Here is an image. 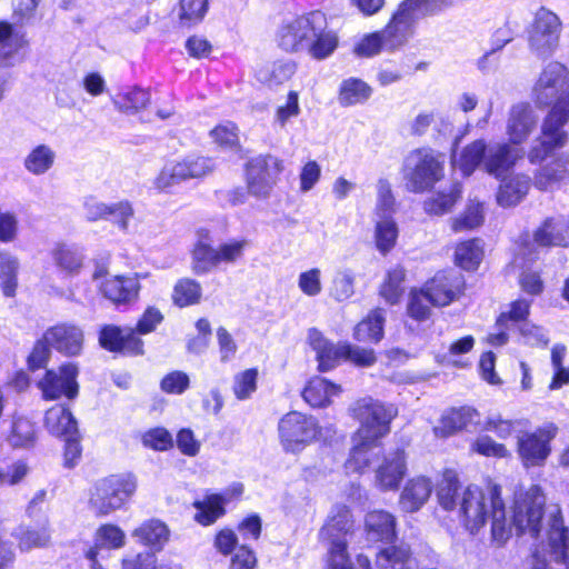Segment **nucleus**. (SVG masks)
<instances>
[{
  "label": "nucleus",
  "instance_id": "f257e3e1",
  "mask_svg": "<svg viewBox=\"0 0 569 569\" xmlns=\"http://www.w3.org/2000/svg\"><path fill=\"white\" fill-rule=\"evenodd\" d=\"M543 515L545 500L517 505L513 509L511 526H508L506 506L498 485L490 487L488 496L478 486L470 485L465 489L459 502V517L466 529L471 535H476L490 519L491 538L499 546L510 538L512 528L517 536L529 532L533 539H537L542 529Z\"/></svg>",
  "mask_w": 569,
  "mask_h": 569
},
{
  "label": "nucleus",
  "instance_id": "f03ea898",
  "mask_svg": "<svg viewBox=\"0 0 569 569\" xmlns=\"http://www.w3.org/2000/svg\"><path fill=\"white\" fill-rule=\"evenodd\" d=\"M277 41L287 52L307 50L313 59L325 60L338 48L339 37L328 29L326 14L315 10L284 22L278 31Z\"/></svg>",
  "mask_w": 569,
  "mask_h": 569
},
{
  "label": "nucleus",
  "instance_id": "7ed1b4c3",
  "mask_svg": "<svg viewBox=\"0 0 569 569\" xmlns=\"http://www.w3.org/2000/svg\"><path fill=\"white\" fill-rule=\"evenodd\" d=\"M353 417L360 422L355 433L353 447L347 467L362 472L367 467H373L376 457L381 452L378 441L389 431V417L385 407L372 398L358 400L352 408Z\"/></svg>",
  "mask_w": 569,
  "mask_h": 569
},
{
  "label": "nucleus",
  "instance_id": "20e7f679",
  "mask_svg": "<svg viewBox=\"0 0 569 569\" xmlns=\"http://www.w3.org/2000/svg\"><path fill=\"white\" fill-rule=\"evenodd\" d=\"M446 156L431 148L412 150L403 161V178L412 192H425L433 188L445 176Z\"/></svg>",
  "mask_w": 569,
  "mask_h": 569
},
{
  "label": "nucleus",
  "instance_id": "39448f33",
  "mask_svg": "<svg viewBox=\"0 0 569 569\" xmlns=\"http://www.w3.org/2000/svg\"><path fill=\"white\" fill-rule=\"evenodd\" d=\"M138 479L131 472L116 473L99 479L91 491L89 505L98 516H108L121 509L136 493Z\"/></svg>",
  "mask_w": 569,
  "mask_h": 569
},
{
  "label": "nucleus",
  "instance_id": "423d86ee",
  "mask_svg": "<svg viewBox=\"0 0 569 569\" xmlns=\"http://www.w3.org/2000/svg\"><path fill=\"white\" fill-rule=\"evenodd\" d=\"M569 122V102L560 101L553 108L548 109L542 119L538 143L528 152L531 163L545 161L551 153L567 146L569 133L565 129Z\"/></svg>",
  "mask_w": 569,
  "mask_h": 569
},
{
  "label": "nucleus",
  "instance_id": "0eeeda50",
  "mask_svg": "<svg viewBox=\"0 0 569 569\" xmlns=\"http://www.w3.org/2000/svg\"><path fill=\"white\" fill-rule=\"evenodd\" d=\"M352 525L351 511L347 506L336 505L332 507L327 522L319 532L320 539L330 545L329 569H353L345 538Z\"/></svg>",
  "mask_w": 569,
  "mask_h": 569
},
{
  "label": "nucleus",
  "instance_id": "6e6552de",
  "mask_svg": "<svg viewBox=\"0 0 569 569\" xmlns=\"http://www.w3.org/2000/svg\"><path fill=\"white\" fill-rule=\"evenodd\" d=\"M279 436L287 452H301L318 436V420L298 411L284 415L278 425Z\"/></svg>",
  "mask_w": 569,
  "mask_h": 569
},
{
  "label": "nucleus",
  "instance_id": "1a4fd4ad",
  "mask_svg": "<svg viewBox=\"0 0 569 569\" xmlns=\"http://www.w3.org/2000/svg\"><path fill=\"white\" fill-rule=\"evenodd\" d=\"M450 4V0H403L393 12V49L413 36L415 24L419 18L433 14Z\"/></svg>",
  "mask_w": 569,
  "mask_h": 569
},
{
  "label": "nucleus",
  "instance_id": "9d476101",
  "mask_svg": "<svg viewBox=\"0 0 569 569\" xmlns=\"http://www.w3.org/2000/svg\"><path fill=\"white\" fill-rule=\"evenodd\" d=\"M560 20L557 14L540 8L528 31L530 50L540 59L549 58L559 43Z\"/></svg>",
  "mask_w": 569,
  "mask_h": 569
},
{
  "label": "nucleus",
  "instance_id": "9b49d317",
  "mask_svg": "<svg viewBox=\"0 0 569 569\" xmlns=\"http://www.w3.org/2000/svg\"><path fill=\"white\" fill-rule=\"evenodd\" d=\"M282 169V161L271 154L250 159L246 164L249 192L256 197L269 196Z\"/></svg>",
  "mask_w": 569,
  "mask_h": 569
},
{
  "label": "nucleus",
  "instance_id": "f8f14e48",
  "mask_svg": "<svg viewBox=\"0 0 569 569\" xmlns=\"http://www.w3.org/2000/svg\"><path fill=\"white\" fill-rule=\"evenodd\" d=\"M558 428L548 423L533 432H525L518 437V453L525 466H540L548 458L550 442L556 437Z\"/></svg>",
  "mask_w": 569,
  "mask_h": 569
},
{
  "label": "nucleus",
  "instance_id": "ddd939ff",
  "mask_svg": "<svg viewBox=\"0 0 569 569\" xmlns=\"http://www.w3.org/2000/svg\"><path fill=\"white\" fill-rule=\"evenodd\" d=\"M463 286L461 273L456 270H442L427 281L421 290L427 302L435 307H443L458 298Z\"/></svg>",
  "mask_w": 569,
  "mask_h": 569
},
{
  "label": "nucleus",
  "instance_id": "4468645a",
  "mask_svg": "<svg viewBox=\"0 0 569 569\" xmlns=\"http://www.w3.org/2000/svg\"><path fill=\"white\" fill-rule=\"evenodd\" d=\"M78 375L77 365L68 362L60 366L59 372L47 370L38 386L48 400H56L61 397L72 400L79 393Z\"/></svg>",
  "mask_w": 569,
  "mask_h": 569
},
{
  "label": "nucleus",
  "instance_id": "2eb2a0df",
  "mask_svg": "<svg viewBox=\"0 0 569 569\" xmlns=\"http://www.w3.org/2000/svg\"><path fill=\"white\" fill-rule=\"evenodd\" d=\"M213 161L206 157H187L181 162L167 164L156 180L157 188L166 190L174 184L210 172Z\"/></svg>",
  "mask_w": 569,
  "mask_h": 569
},
{
  "label": "nucleus",
  "instance_id": "dca6fc26",
  "mask_svg": "<svg viewBox=\"0 0 569 569\" xmlns=\"http://www.w3.org/2000/svg\"><path fill=\"white\" fill-rule=\"evenodd\" d=\"M376 247L387 254L391 248V184L388 179L378 181V200L376 206Z\"/></svg>",
  "mask_w": 569,
  "mask_h": 569
},
{
  "label": "nucleus",
  "instance_id": "f3484780",
  "mask_svg": "<svg viewBox=\"0 0 569 569\" xmlns=\"http://www.w3.org/2000/svg\"><path fill=\"white\" fill-rule=\"evenodd\" d=\"M100 346L111 352H122L131 356L143 353V341L137 337L134 329L106 325L99 333Z\"/></svg>",
  "mask_w": 569,
  "mask_h": 569
},
{
  "label": "nucleus",
  "instance_id": "a211bd4d",
  "mask_svg": "<svg viewBox=\"0 0 569 569\" xmlns=\"http://www.w3.org/2000/svg\"><path fill=\"white\" fill-rule=\"evenodd\" d=\"M521 157L522 149L512 143L489 144L485 172L497 179L507 178Z\"/></svg>",
  "mask_w": 569,
  "mask_h": 569
},
{
  "label": "nucleus",
  "instance_id": "6ab92c4d",
  "mask_svg": "<svg viewBox=\"0 0 569 569\" xmlns=\"http://www.w3.org/2000/svg\"><path fill=\"white\" fill-rule=\"evenodd\" d=\"M44 338L51 347L67 357H77L83 347V331L71 323H59L50 327L44 332Z\"/></svg>",
  "mask_w": 569,
  "mask_h": 569
},
{
  "label": "nucleus",
  "instance_id": "aec40b11",
  "mask_svg": "<svg viewBox=\"0 0 569 569\" xmlns=\"http://www.w3.org/2000/svg\"><path fill=\"white\" fill-rule=\"evenodd\" d=\"M538 117L528 102H520L511 107L507 123V133L515 146L522 143L536 128Z\"/></svg>",
  "mask_w": 569,
  "mask_h": 569
},
{
  "label": "nucleus",
  "instance_id": "412c9836",
  "mask_svg": "<svg viewBox=\"0 0 569 569\" xmlns=\"http://www.w3.org/2000/svg\"><path fill=\"white\" fill-rule=\"evenodd\" d=\"M308 339L311 348L316 351L318 370L320 372L332 370L343 359V342L332 343L316 328L309 330Z\"/></svg>",
  "mask_w": 569,
  "mask_h": 569
},
{
  "label": "nucleus",
  "instance_id": "4be33fe9",
  "mask_svg": "<svg viewBox=\"0 0 569 569\" xmlns=\"http://www.w3.org/2000/svg\"><path fill=\"white\" fill-rule=\"evenodd\" d=\"M569 182V152H560L542 164L535 174V186L542 191Z\"/></svg>",
  "mask_w": 569,
  "mask_h": 569
},
{
  "label": "nucleus",
  "instance_id": "5701e85b",
  "mask_svg": "<svg viewBox=\"0 0 569 569\" xmlns=\"http://www.w3.org/2000/svg\"><path fill=\"white\" fill-rule=\"evenodd\" d=\"M479 412L469 406L451 408L445 412L440 420V426L435 427V433L441 437H450L470 426L479 422Z\"/></svg>",
  "mask_w": 569,
  "mask_h": 569
},
{
  "label": "nucleus",
  "instance_id": "b1692460",
  "mask_svg": "<svg viewBox=\"0 0 569 569\" xmlns=\"http://www.w3.org/2000/svg\"><path fill=\"white\" fill-rule=\"evenodd\" d=\"M140 283L137 277L117 276L101 284L103 296L114 305H129L138 299Z\"/></svg>",
  "mask_w": 569,
  "mask_h": 569
},
{
  "label": "nucleus",
  "instance_id": "393cba45",
  "mask_svg": "<svg viewBox=\"0 0 569 569\" xmlns=\"http://www.w3.org/2000/svg\"><path fill=\"white\" fill-rule=\"evenodd\" d=\"M548 539L556 561L565 563L569 569V529L563 523L559 508L550 516Z\"/></svg>",
  "mask_w": 569,
  "mask_h": 569
},
{
  "label": "nucleus",
  "instance_id": "a878e982",
  "mask_svg": "<svg viewBox=\"0 0 569 569\" xmlns=\"http://www.w3.org/2000/svg\"><path fill=\"white\" fill-rule=\"evenodd\" d=\"M432 492V483L426 477L410 479L399 497V508L405 512H416L427 502Z\"/></svg>",
  "mask_w": 569,
  "mask_h": 569
},
{
  "label": "nucleus",
  "instance_id": "bb28decb",
  "mask_svg": "<svg viewBox=\"0 0 569 569\" xmlns=\"http://www.w3.org/2000/svg\"><path fill=\"white\" fill-rule=\"evenodd\" d=\"M44 426L51 435L59 438L79 432L77 419L64 405H56L46 411Z\"/></svg>",
  "mask_w": 569,
  "mask_h": 569
},
{
  "label": "nucleus",
  "instance_id": "cd10ccee",
  "mask_svg": "<svg viewBox=\"0 0 569 569\" xmlns=\"http://www.w3.org/2000/svg\"><path fill=\"white\" fill-rule=\"evenodd\" d=\"M341 387L322 377L309 380L302 391V397L313 408L327 407L333 396L339 395Z\"/></svg>",
  "mask_w": 569,
  "mask_h": 569
},
{
  "label": "nucleus",
  "instance_id": "c85d7f7f",
  "mask_svg": "<svg viewBox=\"0 0 569 569\" xmlns=\"http://www.w3.org/2000/svg\"><path fill=\"white\" fill-rule=\"evenodd\" d=\"M488 147L485 139H477L462 149L458 166L465 177H470L479 168L485 171Z\"/></svg>",
  "mask_w": 569,
  "mask_h": 569
},
{
  "label": "nucleus",
  "instance_id": "c756f323",
  "mask_svg": "<svg viewBox=\"0 0 569 569\" xmlns=\"http://www.w3.org/2000/svg\"><path fill=\"white\" fill-rule=\"evenodd\" d=\"M372 93L371 87L359 78L345 79L339 87L338 101L341 107L365 103Z\"/></svg>",
  "mask_w": 569,
  "mask_h": 569
},
{
  "label": "nucleus",
  "instance_id": "7c9ffc66",
  "mask_svg": "<svg viewBox=\"0 0 569 569\" xmlns=\"http://www.w3.org/2000/svg\"><path fill=\"white\" fill-rule=\"evenodd\" d=\"M501 183L497 193V201L501 207L518 204L529 190V180L526 177L500 178Z\"/></svg>",
  "mask_w": 569,
  "mask_h": 569
},
{
  "label": "nucleus",
  "instance_id": "2f4dec72",
  "mask_svg": "<svg viewBox=\"0 0 569 569\" xmlns=\"http://www.w3.org/2000/svg\"><path fill=\"white\" fill-rule=\"evenodd\" d=\"M133 537L141 543L160 550L169 538V529L162 521L152 519L138 527Z\"/></svg>",
  "mask_w": 569,
  "mask_h": 569
},
{
  "label": "nucleus",
  "instance_id": "473e14b6",
  "mask_svg": "<svg viewBox=\"0 0 569 569\" xmlns=\"http://www.w3.org/2000/svg\"><path fill=\"white\" fill-rule=\"evenodd\" d=\"M565 224L561 220L547 218L533 232V240L540 247L560 246L568 247L569 240L563 236Z\"/></svg>",
  "mask_w": 569,
  "mask_h": 569
},
{
  "label": "nucleus",
  "instance_id": "72a5a7b5",
  "mask_svg": "<svg viewBox=\"0 0 569 569\" xmlns=\"http://www.w3.org/2000/svg\"><path fill=\"white\" fill-rule=\"evenodd\" d=\"M56 152L48 144L36 146L23 160L24 169L33 176L47 173L54 164Z\"/></svg>",
  "mask_w": 569,
  "mask_h": 569
},
{
  "label": "nucleus",
  "instance_id": "f704fd0d",
  "mask_svg": "<svg viewBox=\"0 0 569 569\" xmlns=\"http://www.w3.org/2000/svg\"><path fill=\"white\" fill-rule=\"evenodd\" d=\"M12 537L18 540L21 551L46 547L50 540V532L44 521L39 528L19 526L12 531Z\"/></svg>",
  "mask_w": 569,
  "mask_h": 569
},
{
  "label": "nucleus",
  "instance_id": "c9c22d12",
  "mask_svg": "<svg viewBox=\"0 0 569 569\" xmlns=\"http://www.w3.org/2000/svg\"><path fill=\"white\" fill-rule=\"evenodd\" d=\"M367 537L370 541H391V515L373 510L366 516Z\"/></svg>",
  "mask_w": 569,
  "mask_h": 569
},
{
  "label": "nucleus",
  "instance_id": "e433bc0d",
  "mask_svg": "<svg viewBox=\"0 0 569 569\" xmlns=\"http://www.w3.org/2000/svg\"><path fill=\"white\" fill-rule=\"evenodd\" d=\"M227 501L228 499L219 493L208 496L203 501H196V521L203 526L212 525L218 518L224 515V505Z\"/></svg>",
  "mask_w": 569,
  "mask_h": 569
},
{
  "label": "nucleus",
  "instance_id": "4c0bfd02",
  "mask_svg": "<svg viewBox=\"0 0 569 569\" xmlns=\"http://www.w3.org/2000/svg\"><path fill=\"white\" fill-rule=\"evenodd\" d=\"M460 481L452 470H446L442 480L437 486L438 502L447 511L456 509L460 497Z\"/></svg>",
  "mask_w": 569,
  "mask_h": 569
},
{
  "label": "nucleus",
  "instance_id": "58836bf2",
  "mask_svg": "<svg viewBox=\"0 0 569 569\" xmlns=\"http://www.w3.org/2000/svg\"><path fill=\"white\" fill-rule=\"evenodd\" d=\"M19 261L10 252L0 251V286L6 297H14L18 286Z\"/></svg>",
  "mask_w": 569,
  "mask_h": 569
},
{
  "label": "nucleus",
  "instance_id": "ea45409f",
  "mask_svg": "<svg viewBox=\"0 0 569 569\" xmlns=\"http://www.w3.org/2000/svg\"><path fill=\"white\" fill-rule=\"evenodd\" d=\"M482 254L481 240L476 238L457 246L455 261L460 268L471 271L479 267Z\"/></svg>",
  "mask_w": 569,
  "mask_h": 569
},
{
  "label": "nucleus",
  "instance_id": "a19ab883",
  "mask_svg": "<svg viewBox=\"0 0 569 569\" xmlns=\"http://www.w3.org/2000/svg\"><path fill=\"white\" fill-rule=\"evenodd\" d=\"M385 318L380 309L373 310L365 320L359 322L353 331V338L358 341L378 342L383 336Z\"/></svg>",
  "mask_w": 569,
  "mask_h": 569
},
{
  "label": "nucleus",
  "instance_id": "79ce46f5",
  "mask_svg": "<svg viewBox=\"0 0 569 569\" xmlns=\"http://www.w3.org/2000/svg\"><path fill=\"white\" fill-rule=\"evenodd\" d=\"M19 40L14 37L12 24L7 21H0V68L14 66L17 62V52Z\"/></svg>",
  "mask_w": 569,
  "mask_h": 569
},
{
  "label": "nucleus",
  "instance_id": "37998d69",
  "mask_svg": "<svg viewBox=\"0 0 569 569\" xmlns=\"http://www.w3.org/2000/svg\"><path fill=\"white\" fill-rule=\"evenodd\" d=\"M295 72L296 64L292 61H277L271 66L261 68L257 72V78L260 82L272 87L289 80Z\"/></svg>",
  "mask_w": 569,
  "mask_h": 569
},
{
  "label": "nucleus",
  "instance_id": "c03bdc74",
  "mask_svg": "<svg viewBox=\"0 0 569 569\" xmlns=\"http://www.w3.org/2000/svg\"><path fill=\"white\" fill-rule=\"evenodd\" d=\"M150 100V92L137 87L123 94H119L114 100V106L122 112L133 114L146 108Z\"/></svg>",
  "mask_w": 569,
  "mask_h": 569
},
{
  "label": "nucleus",
  "instance_id": "a18cd8bd",
  "mask_svg": "<svg viewBox=\"0 0 569 569\" xmlns=\"http://www.w3.org/2000/svg\"><path fill=\"white\" fill-rule=\"evenodd\" d=\"M53 258L62 270L68 273H78L82 267L83 253L74 246L59 244L53 252Z\"/></svg>",
  "mask_w": 569,
  "mask_h": 569
},
{
  "label": "nucleus",
  "instance_id": "49530a36",
  "mask_svg": "<svg viewBox=\"0 0 569 569\" xmlns=\"http://www.w3.org/2000/svg\"><path fill=\"white\" fill-rule=\"evenodd\" d=\"M461 196V187L453 183L448 190H441L428 202H426L427 211L432 214H443L448 212Z\"/></svg>",
  "mask_w": 569,
  "mask_h": 569
},
{
  "label": "nucleus",
  "instance_id": "de8ad7c7",
  "mask_svg": "<svg viewBox=\"0 0 569 569\" xmlns=\"http://www.w3.org/2000/svg\"><path fill=\"white\" fill-rule=\"evenodd\" d=\"M200 297L201 287L196 280L181 279L173 288V302L181 308L198 303Z\"/></svg>",
  "mask_w": 569,
  "mask_h": 569
},
{
  "label": "nucleus",
  "instance_id": "09e8293b",
  "mask_svg": "<svg viewBox=\"0 0 569 569\" xmlns=\"http://www.w3.org/2000/svg\"><path fill=\"white\" fill-rule=\"evenodd\" d=\"M355 272L351 269L338 270L332 280L331 297L339 302L348 300L355 293Z\"/></svg>",
  "mask_w": 569,
  "mask_h": 569
},
{
  "label": "nucleus",
  "instance_id": "8fccbe9b",
  "mask_svg": "<svg viewBox=\"0 0 569 569\" xmlns=\"http://www.w3.org/2000/svg\"><path fill=\"white\" fill-rule=\"evenodd\" d=\"M219 264L218 250L213 247L199 242L193 250V271L197 274H204Z\"/></svg>",
  "mask_w": 569,
  "mask_h": 569
},
{
  "label": "nucleus",
  "instance_id": "3c124183",
  "mask_svg": "<svg viewBox=\"0 0 569 569\" xmlns=\"http://www.w3.org/2000/svg\"><path fill=\"white\" fill-rule=\"evenodd\" d=\"M391 20L386 24L383 31L372 32L363 37V39L355 47V53L358 57H373L381 51L386 36L391 34Z\"/></svg>",
  "mask_w": 569,
  "mask_h": 569
},
{
  "label": "nucleus",
  "instance_id": "603ef678",
  "mask_svg": "<svg viewBox=\"0 0 569 569\" xmlns=\"http://www.w3.org/2000/svg\"><path fill=\"white\" fill-rule=\"evenodd\" d=\"M123 569H181L177 563L158 562L153 552H140L131 559H124Z\"/></svg>",
  "mask_w": 569,
  "mask_h": 569
},
{
  "label": "nucleus",
  "instance_id": "864d4df0",
  "mask_svg": "<svg viewBox=\"0 0 569 569\" xmlns=\"http://www.w3.org/2000/svg\"><path fill=\"white\" fill-rule=\"evenodd\" d=\"M34 441V427L27 419H18L12 425L9 442L16 448H27Z\"/></svg>",
  "mask_w": 569,
  "mask_h": 569
},
{
  "label": "nucleus",
  "instance_id": "5fc2aeb1",
  "mask_svg": "<svg viewBox=\"0 0 569 569\" xmlns=\"http://www.w3.org/2000/svg\"><path fill=\"white\" fill-rule=\"evenodd\" d=\"M208 10V0H180L179 18L182 23L191 26L201 21Z\"/></svg>",
  "mask_w": 569,
  "mask_h": 569
},
{
  "label": "nucleus",
  "instance_id": "6e6d98bb",
  "mask_svg": "<svg viewBox=\"0 0 569 569\" xmlns=\"http://www.w3.org/2000/svg\"><path fill=\"white\" fill-rule=\"evenodd\" d=\"M343 360L357 367H371L376 361V353L372 349L362 348L350 342H343Z\"/></svg>",
  "mask_w": 569,
  "mask_h": 569
},
{
  "label": "nucleus",
  "instance_id": "4d7b16f0",
  "mask_svg": "<svg viewBox=\"0 0 569 569\" xmlns=\"http://www.w3.org/2000/svg\"><path fill=\"white\" fill-rule=\"evenodd\" d=\"M142 443L157 451H166L173 446L171 433L162 427L152 428L142 436Z\"/></svg>",
  "mask_w": 569,
  "mask_h": 569
},
{
  "label": "nucleus",
  "instance_id": "13d9d810",
  "mask_svg": "<svg viewBox=\"0 0 569 569\" xmlns=\"http://www.w3.org/2000/svg\"><path fill=\"white\" fill-rule=\"evenodd\" d=\"M190 388V378L184 371L174 370L160 381V389L169 395H182Z\"/></svg>",
  "mask_w": 569,
  "mask_h": 569
},
{
  "label": "nucleus",
  "instance_id": "bf43d9fd",
  "mask_svg": "<svg viewBox=\"0 0 569 569\" xmlns=\"http://www.w3.org/2000/svg\"><path fill=\"white\" fill-rule=\"evenodd\" d=\"M566 68L559 62H550L542 70L535 86H550L558 89H567L565 86Z\"/></svg>",
  "mask_w": 569,
  "mask_h": 569
},
{
  "label": "nucleus",
  "instance_id": "052dcab7",
  "mask_svg": "<svg viewBox=\"0 0 569 569\" xmlns=\"http://www.w3.org/2000/svg\"><path fill=\"white\" fill-rule=\"evenodd\" d=\"M126 535L116 525H102L97 531V545L107 548H120L124 545Z\"/></svg>",
  "mask_w": 569,
  "mask_h": 569
},
{
  "label": "nucleus",
  "instance_id": "680f3d73",
  "mask_svg": "<svg viewBox=\"0 0 569 569\" xmlns=\"http://www.w3.org/2000/svg\"><path fill=\"white\" fill-rule=\"evenodd\" d=\"M257 369H247L234 377L233 392L239 400L248 399L257 389Z\"/></svg>",
  "mask_w": 569,
  "mask_h": 569
},
{
  "label": "nucleus",
  "instance_id": "e2e57ef3",
  "mask_svg": "<svg viewBox=\"0 0 569 569\" xmlns=\"http://www.w3.org/2000/svg\"><path fill=\"white\" fill-rule=\"evenodd\" d=\"M472 450L486 457L502 458L508 453V450L503 445L496 442L491 437L487 435L479 436L473 441Z\"/></svg>",
  "mask_w": 569,
  "mask_h": 569
},
{
  "label": "nucleus",
  "instance_id": "0e129e2a",
  "mask_svg": "<svg viewBox=\"0 0 569 569\" xmlns=\"http://www.w3.org/2000/svg\"><path fill=\"white\" fill-rule=\"evenodd\" d=\"M108 217L109 220L117 224L121 230L126 231L128 228V220L133 216V209L128 201L109 204Z\"/></svg>",
  "mask_w": 569,
  "mask_h": 569
},
{
  "label": "nucleus",
  "instance_id": "69168bd1",
  "mask_svg": "<svg viewBox=\"0 0 569 569\" xmlns=\"http://www.w3.org/2000/svg\"><path fill=\"white\" fill-rule=\"evenodd\" d=\"M247 246H248V241L244 239L231 240L229 242L220 243L219 247L217 248L219 263L236 262L239 258L242 257L243 250Z\"/></svg>",
  "mask_w": 569,
  "mask_h": 569
},
{
  "label": "nucleus",
  "instance_id": "338daca9",
  "mask_svg": "<svg viewBox=\"0 0 569 569\" xmlns=\"http://www.w3.org/2000/svg\"><path fill=\"white\" fill-rule=\"evenodd\" d=\"M50 348L52 347L43 335L42 338L34 343L31 353L28 356L27 361L29 369L37 370L44 367L51 353Z\"/></svg>",
  "mask_w": 569,
  "mask_h": 569
},
{
  "label": "nucleus",
  "instance_id": "774afa93",
  "mask_svg": "<svg viewBox=\"0 0 569 569\" xmlns=\"http://www.w3.org/2000/svg\"><path fill=\"white\" fill-rule=\"evenodd\" d=\"M483 222L482 210L479 206L469 207L463 214L457 218L453 222L455 231L471 230Z\"/></svg>",
  "mask_w": 569,
  "mask_h": 569
}]
</instances>
